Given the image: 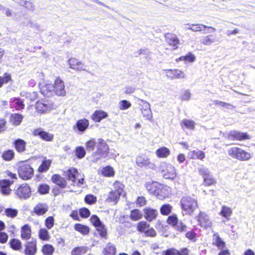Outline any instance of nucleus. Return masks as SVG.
Returning <instances> with one entry per match:
<instances>
[{
	"label": "nucleus",
	"mask_w": 255,
	"mask_h": 255,
	"mask_svg": "<svg viewBox=\"0 0 255 255\" xmlns=\"http://www.w3.org/2000/svg\"><path fill=\"white\" fill-rule=\"evenodd\" d=\"M97 150L92 154V161L96 162L102 157H106L109 153V148L106 141L99 138L97 141Z\"/></svg>",
	"instance_id": "f257e3e1"
},
{
	"label": "nucleus",
	"mask_w": 255,
	"mask_h": 255,
	"mask_svg": "<svg viewBox=\"0 0 255 255\" xmlns=\"http://www.w3.org/2000/svg\"><path fill=\"white\" fill-rule=\"evenodd\" d=\"M180 203L185 214L191 215L198 206L196 200L189 196L182 198Z\"/></svg>",
	"instance_id": "f03ea898"
},
{
	"label": "nucleus",
	"mask_w": 255,
	"mask_h": 255,
	"mask_svg": "<svg viewBox=\"0 0 255 255\" xmlns=\"http://www.w3.org/2000/svg\"><path fill=\"white\" fill-rule=\"evenodd\" d=\"M64 175L68 181H71L72 182L71 185L82 187L84 183L83 177L76 179V178L78 177V172L74 168H70L67 171L64 172Z\"/></svg>",
	"instance_id": "7ed1b4c3"
},
{
	"label": "nucleus",
	"mask_w": 255,
	"mask_h": 255,
	"mask_svg": "<svg viewBox=\"0 0 255 255\" xmlns=\"http://www.w3.org/2000/svg\"><path fill=\"white\" fill-rule=\"evenodd\" d=\"M228 154L233 158L241 161L248 160L250 159L251 157L250 153L238 147H234L230 148L228 150Z\"/></svg>",
	"instance_id": "20e7f679"
},
{
	"label": "nucleus",
	"mask_w": 255,
	"mask_h": 255,
	"mask_svg": "<svg viewBox=\"0 0 255 255\" xmlns=\"http://www.w3.org/2000/svg\"><path fill=\"white\" fill-rule=\"evenodd\" d=\"M90 220L96 228L100 237L105 239H107V230L100 218L97 215H93L91 217Z\"/></svg>",
	"instance_id": "39448f33"
},
{
	"label": "nucleus",
	"mask_w": 255,
	"mask_h": 255,
	"mask_svg": "<svg viewBox=\"0 0 255 255\" xmlns=\"http://www.w3.org/2000/svg\"><path fill=\"white\" fill-rule=\"evenodd\" d=\"M158 169L165 179H173L176 176L175 169L170 164L162 162L160 163Z\"/></svg>",
	"instance_id": "423d86ee"
},
{
	"label": "nucleus",
	"mask_w": 255,
	"mask_h": 255,
	"mask_svg": "<svg viewBox=\"0 0 255 255\" xmlns=\"http://www.w3.org/2000/svg\"><path fill=\"white\" fill-rule=\"evenodd\" d=\"M18 173L21 178L23 180H28L33 176L34 170L30 165L22 162L18 167Z\"/></svg>",
	"instance_id": "0eeeda50"
},
{
	"label": "nucleus",
	"mask_w": 255,
	"mask_h": 255,
	"mask_svg": "<svg viewBox=\"0 0 255 255\" xmlns=\"http://www.w3.org/2000/svg\"><path fill=\"white\" fill-rule=\"evenodd\" d=\"M198 172L204 179L203 184L205 186H210L216 183V180L213 177L208 168L204 167H200L198 168Z\"/></svg>",
	"instance_id": "6e6552de"
},
{
	"label": "nucleus",
	"mask_w": 255,
	"mask_h": 255,
	"mask_svg": "<svg viewBox=\"0 0 255 255\" xmlns=\"http://www.w3.org/2000/svg\"><path fill=\"white\" fill-rule=\"evenodd\" d=\"M135 162L137 165L140 167H147L152 170H155L156 168L155 164L151 162L149 158L144 155L137 156Z\"/></svg>",
	"instance_id": "1a4fd4ad"
},
{
	"label": "nucleus",
	"mask_w": 255,
	"mask_h": 255,
	"mask_svg": "<svg viewBox=\"0 0 255 255\" xmlns=\"http://www.w3.org/2000/svg\"><path fill=\"white\" fill-rule=\"evenodd\" d=\"M31 189L26 183L20 185L15 191L16 195L21 199H26L31 195Z\"/></svg>",
	"instance_id": "9d476101"
},
{
	"label": "nucleus",
	"mask_w": 255,
	"mask_h": 255,
	"mask_svg": "<svg viewBox=\"0 0 255 255\" xmlns=\"http://www.w3.org/2000/svg\"><path fill=\"white\" fill-rule=\"evenodd\" d=\"M229 139L242 140L249 139L250 137L247 133L241 132L237 130L230 131L226 136Z\"/></svg>",
	"instance_id": "9b49d317"
},
{
	"label": "nucleus",
	"mask_w": 255,
	"mask_h": 255,
	"mask_svg": "<svg viewBox=\"0 0 255 255\" xmlns=\"http://www.w3.org/2000/svg\"><path fill=\"white\" fill-rule=\"evenodd\" d=\"M25 249L24 253L26 255H34L37 251L36 241L32 239L31 241L26 242L24 245Z\"/></svg>",
	"instance_id": "f8f14e48"
},
{
	"label": "nucleus",
	"mask_w": 255,
	"mask_h": 255,
	"mask_svg": "<svg viewBox=\"0 0 255 255\" xmlns=\"http://www.w3.org/2000/svg\"><path fill=\"white\" fill-rule=\"evenodd\" d=\"M54 92L59 96H63L66 94L64 83L60 78H57L54 84Z\"/></svg>",
	"instance_id": "ddd939ff"
},
{
	"label": "nucleus",
	"mask_w": 255,
	"mask_h": 255,
	"mask_svg": "<svg viewBox=\"0 0 255 255\" xmlns=\"http://www.w3.org/2000/svg\"><path fill=\"white\" fill-rule=\"evenodd\" d=\"M89 125V121L86 119L78 120L76 124L73 126V130L75 131L83 133L88 128Z\"/></svg>",
	"instance_id": "4468645a"
},
{
	"label": "nucleus",
	"mask_w": 255,
	"mask_h": 255,
	"mask_svg": "<svg viewBox=\"0 0 255 255\" xmlns=\"http://www.w3.org/2000/svg\"><path fill=\"white\" fill-rule=\"evenodd\" d=\"M13 183V181L8 179L0 180V190L1 194L8 195L11 192L10 186Z\"/></svg>",
	"instance_id": "2eb2a0df"
},
{
	"label": "nucleus",
	"mask_w": 255,
	"mask_h": 255,
	"mask_svg": "<svg viewBox=\"0 0 255 255\" xmlns=\"http://www.w3.org/2000/svg\"><path fill=\"white\" fill-rule=\"evenodd\" d=\"M198 222L201 226L207 229L212 226V222L209 219V217L204 212H200L198 216Z\"/></svg>",
	"instance_id": "dca6fc26"
},
{
	"label": "nucleus",
	"mask_w": 255,
	"mask_h": 255,
	"mask_svg": "<svg viewBox=\"0 0 255 255\" xmlns=\"http://www.w3.org/2000/svg\"><path fill=\"white\" fill-rule=\"evenodd\" d=\"M33 134L35 136H39L43 140L48 141H52L53 138V134L44 131L41 128L34 129Z\"/></svg>",
	"instance_id": "f3484780"
},
{
	"label": "nucleus",
	"mask_w": 255,
	"mask_h": 255,
	"mask_svg": "<svg viewBox=\"0 0 255 255\" xmlns=\"http://www.w3.org/2000/svg\"><path fill=\"white\" fill-rule=\"evenodd\" d=\"M166 72V76L172 79H180L185 78L184 73L178 69H166L164 70Z\"/></svg>",
	"instance_id": "a211bd4d"
},
{
	"label": "nucleus",
	"mask_w": 255,
	"mask_h": 255,
	"mask_svg": "<svg viewBox=\"0 0 255 255\" xmlns=\"http://www.w3.org/2000/svg\"><path fill=\"white\" fill-rule=\"evenodd\" d=\"M68 61L70 68L77 71H81L82 70L86 71V70L83 68L84 64L79 61L78 59L76 58H70Z\"/></svg>",
	"instance_id": "6ab92c4d"
},
{
	"label": "nucleus",
	"mask_w": 255,
	"mask_h": 255,
	"mask_svg": "<svg viewBox=\"0 0 255 255\" xmlns=\"http://www.w3.org/2000/svg\"><path fill=\"white\" fill-rule=\"evenodd\" d=\"M165 37L166 42L169 45L174 47V49L177 48V45L179 42V40L175 34L167 33L165 34Z\"/></svg>",
	"instance_id": "aec40b11"
},
{
	"label": "nucleus",
	"mask_w": 255,
	"mask_h": 255,
	"mask_svg": "<svg viewBox=\"0 0 255 255\" xmlns=\"http://www.w3.org/2000/svg\"><path fill=\"white\" fill-rule=\"evenodd\" d=\"M52 181L61 188H64L67 186L66 179L59 174H54L51 177Z\"/></svg>",
	"instance_id": "412c9836"
},
{
	"label": "nucleus",
	"mask_w": 255,
	"mask_h": 255,
	"mask_svg": "<svg viewBox=\"0 0 255 255\" xmlns=\"http://www.w3.org/2000/svg\"><path fill=\"white\" fill-rule=\"evenodd\" d=\"M48 211V206L45 203H39L33 208V212L37 215H44Z\"/></svg>",
	"instance_id": "4be33fe9"
},
{
	"label": "nucleus",
	"mask_w": 255,
	"mask_h": 255,
	"mask_svg": "<svg viewBox=\"0 0 255 255\" xmlns=\"http://www.w3.org/2000/svg\"><path fill=\"white\" fill-rule=\"evenodd\" d=\"M157 211L153 209L146 208L144 209V216L146 219L148 221H151L156 218L157 215Z\"/></svg>",
	"instance_id": "5701e85b"
},
{
	"label": "nucleus",
	"mask_w": 255,
	"mask_h": 255,
	"mask_svg": "<svg viewBox=\"0 0 255 255\" xmlns=\"http://www.w3.org/2000/svg\"><path fill=\"white\" fill-rule=\"evenodd\" d=\"M31 237V228L28 225H25L21 229V238L27 240Z\"/></svg>",
	"instance_id": "b1692460"
},
{
	"label": "nucleus",
	"mask_w": 255,
	"mask_h": 255,
	"mask_svg": "<svg viewBox=\"0 0 255 255\" xmlns=\"http://www.w3.org/2000/svg\"><path fill=\"white\" fill-rule=\"evenodd\" d=\"M108 116L107 113L103 111H96L92 116V119L95 122H100Z\"/></svg>",
	"instance_id": "393cba45"
},
{
	"label": "nucleus",
	"mask_w": 255,
	"mask_h": 255,
	"mask_svg": "<svg viewBox=\"0 0 255 255\" xmlns=\"http://www.w3.org/2000/svg\"><path fill=\"white\" fill-rule=\"evenodd\" d=\"M13 144L17 152H22L25 150L26 142L23 139H17L14 141Z\"/></svg>",
	"instance_id": "a878e982"
},
{
	"label": "nucleus",
	"mask_w": 255,
	"mask_h": 255,
	"mask_svg": "<svg viewBox=\"0 0 255 255\" xmlns=\"http://www.w3.org/2000/svg\"><path fill=\"white\" fill-rule=\"evenodd\" d=\"M9 103L12 107L16 108L17 110L22 109L24 107L23 101L19 98H13L10 99Z\"/></svg>",
	"instance_id": "bb28decb"
},
{
	"label": "nucleus",
	"mask_w": 255,
	"mask_h": 255,
	"mask_svg": "<svg viewBox=\"0 0 255 255\" xmlns=\"http://www.w3.org/2000/svg\"><path fill=\"white\" fill-rule=\"evenodd\" d=\"M54 85L52 84H46L40 87L41 93L46 96H49V94L52 92H54Z\"/></svg>",
	"instance_id": "cd10ccee"
},
{
	"label": "nucleus",
	"mask_w": 255,
	"mask_h": 255,
	"mask_svg": "<svg viewBox=\"0 0 255 255\" xmlns=\"http://www.w3.org/2000/svg\"><path fill=\"white\" fill-rule=\"evenodd\" d=\"M213 240L214 241V244L218 247V248L222 250L223 249L225 246V242L221 239L219 235H218V233H215L213 235Z\"/></svg>",
	"instance_id": "c85d7f7f"
},
{
	"label": "nucleus",
	"mask_w": 255,
	"mask_h": 255,
	"mask_svg": "<svg viewBox=\"0 0 255 255\" xmlns=\"http://www.w3.org/2000/svg\"><path fill=\"white\" fill-rule=\"evenodd\" d=\"M170 150L166 147H161L156 151L157 156L160 158L167 157L170 154Z\"/></svg>",
	"instance_id": "c756f323"
},
{
	"label": "nucleus",
	"mask_w": 255,
	"mask_h": 255,
	"mask_svg": "<svg viewBox=\"0 0 255 255\" xmlns=\"http://www.w3.org/2000/svg\"><path fill=\"white\" fill-rule=\"evenodd\" d=\"M88 250L87 247L80 246L74 248L72 252V255H83L85 254Z\"/></svg>",
	"instance_id": "7c9ffc66"
},
{
	"label": "nucleus",
	"mask_w": 255,
	"mask_h": 255,
	"mask_svg": "<svg viewBox=\"0 0 255 255\" xmlns=\"http://www.w3.org/2000/svg\"><path fill=\"white\" fill-rule=\"evenodd\" d=\"M74 229L83 235H87L90 232V229L88 226L78 223L75 225Z\"/></svg>",
	"instance_id": "2f4dec72"
},
{
	"label": "nucleus",
	"mask_w": 255,
	"mask_h": 255,
	"mask_svg": "<svg viewBox=\"0 0 255 255\" xmlns=\"http://www.w3.org/2000/svg\"><path fill=\"white\" fill-rule=\"evenodd\" d=\"M51 160H47V159H45L44 160L42 161V163L41 164V165L39 166V168H38V171L39 172H45L46 171H47L50 165H51Z\"/></svg>",
	"instance_id": "473e14b6"
},
{
	"label": "nucleus",
	"mask_w": 255,
	"mask_h": 255,
	"mask_svg": "<svg viewBox=\"0 0 255 255\" xmlns=\"http://www.w3.org/2000/svg\"><path fill=\"white\" fill-rule=\"evenodd\" d=\"M10 247L12 250L15 251H19L21 249L22 245L21 242L16 239H12L9 242Z\"/></svg>",
	"instance_id": "72a5a7b5"
},
{
	"label": "nucleus",
	"mask_w": 255,
	"mask_h": 255,
	"mask_svg": "<svg viewBox=\"0 0 255 255\" xmlns=\"http://www.w3.org/2000/svg\"><path fill=\"white\" fill-rule=\"evenodd\" d=\"M35 108L37 112L40 113L46 112L50 108L47 104L40 102L36 103Z\"/></svg>",
	"instance_id": "f704fd0d"
},
{
	"label": "nucleus",
	"mask_w": 255,
	"mask_h": 255,
	"mask_svg": "<svg viewBox=\"0 0 255 255\" xmlns=\"http://www.w3.org/2000/svg\"><path fill=\"white\" fill-rule=\"evenodd\" d=\"M216 41V39L212 35H208L203 37L200 40V42L205 45H210Z\"/></svg>",
	"instance_id": "c9c22d12"
},
{
	"label": "nucleus",
	"mask_w": 255,
	"mask_h": 255,
	"mask_svg": "<svg viewBox=\"0 0 255 255\" xmlns=\"http://www.w3.org/2000/svg\"><path fill=\"white\" fill-rule=\"evenodd\" d=\"M14 155V152L12 150L8 149L3 152L1 157L5 161H10L13 159Z\"/></svg>",
	"instance_id": "e433bc0d"
},
{
	"label": "nucleus",
	"mask_w": 255,
	"mask_h": 255,
	"mask_svg": "<svg viewBox=\"0 0 255 255\" xmlns=\"http://www.w3.org/2000/svg\"><path fill=\"white\" fill-rule=\"evenodd\" d=\"M156 185V182L150 183L148 182H146V183L145 184V187L149 193L152 194H156V193H158V192H156L157 189Z\"/></svg>",
	"instance_id": "4c0bfd02"
},
{
	"label": "nucleus",
	"mask_w": 255,
	"mask_h": 255,
	"mask_svg": "<svg viewBox=\"0 0 255 255\" xmlns=\"http://www.w3.org/2000/svg\"><path fill=\"white\" fill-rule=\"evenodd\" d=\"M103 253L105 255H115L116 253L115 246L111 243H109L104 249Z\"/></svg>",
	"instance_id": "58836bf2"
},
{
	"label": "nucleus",
	"mask_w": 255,
	"mask_h": 255,
	"mask_svg": "<svg viewBox=\"0 0 255 255\" xmlns=\"http://www.w3.org/2000/svg\"><path fill=\"white\" fill-rule=\"evenodd\" d=\"M142 214L140 211L138 209H134L131 211L130 219L132 221H137L140 219Z\"/></svg>",
	"instance_id": "ea45409f"
},
{
	"label": "nucleus",
	"mask_w": 255,
	"mask_h": 255,
	"mask_svg": "<svg viewBox=\"0 0 255 255\" xmlns=\"http://www.w3.org/2000/svg\"><path fill=\"white\" fill-rule=\"evenodd\" d=\"M232 214V209L225 206H223L222 208V210L220 212V214L223 217L227 218L228 220L229 219V217Z\"/></svg>",
	"instance_id": "a19ab883"
},
{
	"label": "nucleus",
	"mask_w": 255,
	"mask_h": 255,
	"mask_svg": "<svg viewBox=\"0 0 255 255\" xmlns=\"http://www.w3.org/2000/svg\"><path fill=\"white\" fill-rule=\"evenodd\" d=\"M23 118L22 115L19 114H12L10 117V120L15 125H19L22 122Z\"/></svg>",
	"instance_id": "79ce46f5"
},
{
	"label": "nucleus",
	"mask_w": 255,
	"mask_h": 255,
	"mask_svg": "<svg viewBox=\"0 0 255 255\" xmlns=\"http://www.w3.org/2000/svg\"><path fill=\"white\" fill-rule=\"evenodd\" d=\"M54 251V247L50 244L44 245L42 249V252L44 255H51Z\"/></svg>",
	"instance_id": "37998d69"
},
{
	"label": "nucleus",
	"mask_w": 255,
	"mask_h": 255,
	"mask_svg": "<svg viewBox=\"0 0 255 255\" xmlns=\"http://www.w3.org/2000/svg\"><path fill=\"white\" fill-rule=\"evenodd\" d=\"M50 190V186L46 184H40L38 187L37 191L41 195L48 194Z\"/></svg>",
	"instance_id": "c03bdc74"
},
{
	"label": "nucleus",
	"mask_w": 255,
	"mask_h": 255,
	"mask_svg": "<svg viewBox=\"0 0 255 255\" xmlns=\"http://www.w3.org/2000/svg\"><path fill=\"white\" fill-rule=\"evenodd\" d=\"M202 26L204 28H211L213 31H216V29L213 27L208 26L201 24H192V28H191V30L193 32L201 31L202 30Z\"/></svg>",
	"instance_id": "a18cd8bd"
},
{
	"label": "nucleus",
	"mask_w": 255,
	"mask_h": 255,
	"mask_svg": "<svg viewBox=\"0 0 255 255\" xmlns=\"http://www.w3.org/2000/svg\"><path fill=\"white\" fill-rule=\"evenodd\" d=\"M39 238L43 241H47L49 239L50 236L47 229H41L38 233Z\"/></svg>",
	"instance_id": "49530a36"
},
{
	"label": "nucleus",
	"mask_w": 255,
	"mask_h": 255,
	"mask_svg": "<svg viewBox=\"0 0 255 255\" xmlns=\"http://www.w3.org/2000/svg\"><path fill=\"white\" fill-rule=\"evenodd\" d=\"M172 208V206L170 205L164 204L160 207V213L162 215H168L171 213Z\"/></svg>",
	"instance_id": "de8ad7c7"
},
{
	"label": "nucleus",
	"mask_w": 255,
	"mask_h": 255,
	"mask_svg": "<svg viewBox=\"0 0 255 255\" xmlns=\"http://www.w3.org/2000/svg\"><path fill=\"white\" fill-rule=\"evenodd\" d=\"M4 212L6 216L12 218L17 216L18 214V211L16 209L10 208L5 209Z\"/></svg>",
	"instance_id": "09e8293b"
},
{
	"label": "nucleus",
	"mask_w": 255,
	"mask_h": 255,
	"mask_svg": "<svg viewBox=\"0 0 255 255\" xmlns=\"http://www.w3.org/2000/svg\"><path fill=\"white\" fill-rule=\"evenodd\" d=\"M121 195L122 194L113 190L110 193L109 199L110 200V201L117 203Z\"/></svg>",
	"instance_id": "8fccbe9b"
},
{
	"label": "nucleus",
	"mask_w": 255,
	"mask_h": 255,
	"mask_svg": "<svg viewBox=\"0 0 255 255\" xmlns=\"http://www.w3.org/2000/svg\"><path fill=\"white\" fill-rule=\"evenodd\" d=\"M97 142L94 139H91L86 143V149L88 152H91L94 150Z\"/></svg>",
	"instance_id": "3c124183"
},
{
	"label": "nucleus",
	"mask_w": 255,
	"mask_h": 255,
	"mask_svg": "<svg viewBox=\"0 0 255 255\" xmlns=\"http://www.w3.org/2000/svg\"><path fill=\"white\" fill-rule=\"evenodd\" d=\"M149 227V225L147 222L141 221L138 223L137 229L139 232L145 233V232Z\"/></svg>",
	"instance_id": "603ef678"
},
{
	"label": "nucleus",
	"mask_w": 255,
	"mask_h": 255,
	"mask_svg": "<svg viewBox=\"0 0 255 255\" xmlns=\"http://www.w3.org/2000/svg\"><path fill=\"white\" fill-rule=\"evenodd\" d=\"M75 154L76 156L78 158L81 159L83 158L86 154V151L85 148L82 146H78L76 147L75 150Z\"/></svg>",
	"instance_id": "864d4df0"
},
{
	"label": "nucleus",
	"mask_w": 255,
	"mask_h": 255,
	"mask_svg": "<svg viewBox=\"0 0 255 255\" xmlns=\"http://www.w3.org/2000/svg\"><path fill=\"white\" fill-rule=\"evenodd\" d=\"M84 200L86 203L92 205L97 202V197L92 194H88L85 197Z\"/></svg>",
	"instance_id": "5fc2aeb1"
},
{
	"label": "nucleus",
	"mask_w": 255,
	"mask_h": 255,
	"mask_svg": "<svg viewBox=\"0 0 255 255\" xmlns=\"http://www.w3.org/2000/svg\"><path fill=\"white\" fill-rule=\"evenodd\" d=\"M103 174L107 177H111L114 175L113 168L110 166H106L102 170Z\"/></svg>",
	"instance_id": "6e6d98bb"
},
{
	"label": "nucleus",
	"mask_w": 255,
	"mask_h": 255,
	"mask_svg": "<svg viewBox=\"0 0 255 255\" xmlns=\"http://www.w3.org/2000/svg\"><path fill=\"white\" fill-rule=\"evenodd\" d=\"M178 222V219L175 215H170L168 217L167 223L173 227H175Z\"/></svg>",
	"instance_id": "4d7b16f0"
},
{
	"label": "nucleus",
	"mask_w": 255,
	"mask_h": 255,
	"mask_svg": "<svg viewBox=\"0 0 255 255\" xmlns=\"http://www.w3.org/2000/svg\"><path fill=\"white\" fill-rule=\"evenodd\" d=\"M131 104L126 100H123L119 102V107L121 110H126L130 107Z\"/></svg>",
	"instance_id": "13d9d810"
},
{
	"label": "nucleus",
	"mask_w": 255,
	"mask_h": 255,
	"mask_svg": "<svg viewBox=\"0 0 255 255\" xmlns=\"http://www.w3.org/2000/svg\"><path fill=\"white\" fill-rule=\"evenodd\" d=\"M174 228L179 232H186L187 230V226L184 224L182 222H178Z\"/></svg>",
	"instance_id": "bf43d9fd"
},
{
	"label": "nucleus",
	"mask_w": 255,
	"mask_h": 255,
	"mask_svg": "<svg viewBox=\"0 0 255 255\" xmlns=\"http://www.w3.org/2000/svg\"><path fill=\"white\" fill-rule=\"evenodd\" d=\"M181 125H184L187 128L189 129H193L195 127V123L193 121L188 120H184L181 123Z\"/></svg>",
	"instance_id": "052dcab7"
},
{
	"label": "nucleus",
	"mask_w": 255,
	"mask_h": 255,
	"mask_svg": "<svg viewBox=\"0 0 255 255\" xmlns=\"http://www.w3.org/2000/svg\"><path fill=\"white\" fill-rule=\"evenodd\" d=\"M179 60H184V61H187L190 62H192L195 61V56L191 54V53H189L187 55L184 56H181L179 58Z\"/></svg>",
	"instance_id": "680f3d73"
},
{
	"label": "nucleus",
	"mask_w": 255,
	"mask_h": 255,
	"mask_svg": "<svg viewBox=\"0 0 255 255\" xmlns=\"http://www.w3.org/2000/svg\"><path fill=\"white\" fill-rule=\"evenodd\" d=\"M124 185L120 182L116 181L114 184V191L122 194L123 191Z\"/></svg>",
	"instance_id": "e2e57ef3"
},
{
	"label": "nucleus",
	"mask_w": 255,
	"mask_h": 255,
	"mask_svg": "<svg viewBox=\"0 0 255 255\" xmlns=\"http://www.w3.org/2000/svg\"><path fill=\"white\" fill-rule=\"evenodd\" d=\"M54 218L52 216H50L47 218L45 221V225L48 229H51L54 225Z\"/></svg>",
	"instance_id": "0e129e2a"
},
{
	"label": "nucleus",
	"mask_w": 255,
	"mask_h": 255,
	"mask_svg": "<svg viewBox=\"0 0 255 255\" xmlns=\"http://www.w3.org/2000/svg\"><path fill=\"white\" fill-rule=\"evenodd\" d=\"M79 214L82 218H86L90 215V211L86 208H83L80 210Z\"/></svg>",
	"instance_id": "69168bd1"
},
{
	"label": "nucleus",
	"mask_w": 255,
	"mask_h": 255,
	"mask_svg": "<svg viewBox=\"0 0 255 255\" xmlns=\"http://www.w3.org/2000/svg\"><path fill=\"white\" fill-rule=\"evenodd\" d=\"M142 115L144 117H145L147 120H151L152 118V115L151 109L144 110L141 111Z\"/></svg>",
	"instance_id": "338daca9"
},
{
	"label": "nucleus",
	"mask_w": 255,
	"mask_h": 255,
	"mask_svg": "<svg viewBox=\"0 0 255 255\" xmlns=\"http://www.w3.org/2000/svg\"><path fill=\"white\" fill-rule=\"evenodd\" d=\"M164 255H178V251L174 249H169L165 251H163Z\"/></svg>",
	"instance_id": "774afa93"
}]
</instances>
